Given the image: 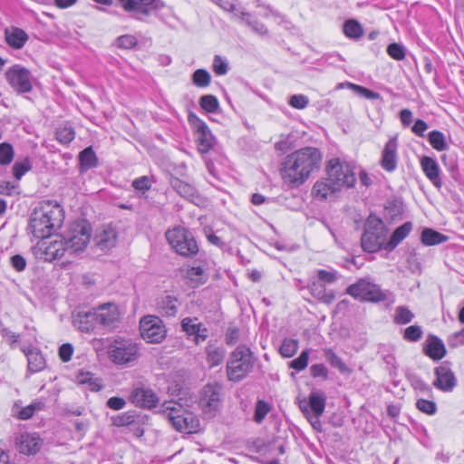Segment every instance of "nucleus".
Instances as JSON below:
<instances>
[{
    "mask_svg": "<svg viewBox=\"0 0 464 464\" xmlns=\"http://www.w3.org/2000/svg\"><path fill=\"white\" fill-rule=\"evenodd\" d=\"M322 153L314 147H304L289 154L281 169L283 180L293 187L304 184L311 174L319 169Z\"/></svg>",
    "mask_w": 464,
    "mask_h": 464,
    "instance_id": "nucleus-1",
    "label": "nucleus"
},
{
    "mask_svg": "<svg viewBox=\"0 0 464 464\" xmlns=\"http://www.w3.org/2000/svg\"><path fill=\"white\" fill-rule=\"evenodd\" d=\"M63 220L64 211L59 203L44 201L32 213L29 229L34 237L45 239L61 227Z\"/></svg>",
    "mask_w": 464,
    "mask_h": 464,
    "instance_id": "nucleus-2",
    "label": "nucleus"
},
{
    "mask_svg": "<svg viewBox=\"0 0 464 464\" xmlns=\"http://www.w3.org/2000/svg\"><path fill=\"white\" fill-rule=\"evenodd\" d=\"M108 356L118 366H131L140 357V345L131 338L118 336L109 344Z\"/></svg>",
    "mask_w": 464,
    "mask_h": 464,
    "instance_id": "nucleus-3",
    "label": "nucleus"
},
{
    "mask_svg": "<svg viewBox=\"0 0 464 464\" xmlns=\"http://www.w3.org/2000/svg\"><path fill=\"white\" fill-rule=\"evenodd\" d=\"M162 412L168 417L172 426L180 432L197 433L200 430L198 417L177 401L165 402L162 405Z\"/></svg>",
    "mask_w": 464,
    "mask_h": 464,
    "instance_id": "nucleus-4",
    "label": "nucleus"
},
{
    "mask_svg": "<svg viewBox=\"0 0 464 464\" xmlns=\"http://www.w3.org/2000/svg\"><path fill=\"white\" fill-rule=\"evenodd\" d=\"M254 365L253 353L246 345H239L230 354L227 364V373L229 381L239 382L252 370Z\"/></svg>",
    "mask_w": 464,
    "mask_h": 464,
    "instance_id": "nucleus-5",
    "label": "nucleus"
},
{
    "mask_svg": "<svg viewBox=\"0 0 464 464\" xmlns=\"http://www.w3.org/2000/svg\"><path fill=\"white\" fill-rule=\"evenodd\" d=\"M387 235L388 229L382 220L375 216H370L362 236V247L369 253H375L381 248L384 249Z\"/></svg>",
    "mask_w": 464,
    "mask_h": 464,
    "instance_id": "nucleus-6",
    "label": "nucleus"
},
{
    "mask_svg": "<svg viewBox=\"0 0 464 464\" xmlns=\"http://www.w3.org/2000/svg\"><path fill=\"white\" fill-rule=\"evenodd\" d=\"M165 237L171 248L180 256H190L198 252V246L193 235L183 227L169 229Z\"/></svg>",
    "mask_w": 464,
    "mask_h": 464,
    "instance_id": "nucleus-7",
    "label": "nucleus"
},
{
    "mask_svg": "<svg viewBox=\"0 0 464 464\" xmlns=\"http://www.w3.org/2000/svg\"><path fill=\"white\" fill-rule=\"evenodd\" d=\"M326 174L340 189L350 188L355 185L356 178L353 167L345 160L333 158L326 165Z\"/></svg>",
    "mask_w": 464,
    "mask_h": 464,
    "instance_id": "nucleus-8",
    "label": "nucleus"
},
{
    "mask_svg": "<svg viewBox=\"0 0 464 464\" xmlns=\"http://www.w3.org/2000/svg\"><path fill=\"white\" fill-rule=\"evenodd\" d=\"M66 241L69 254L82 252L87 247L92 237V227L82 220L72 225L69 231L63 236Z\"/></svg>",
    "mask_w": 464,
    "mask_h": 464,
    "instance_id": "nucleus-9",
    "label": "nucleus"
},
{
    "mask_svg": "<svg viewBox=\"0 0 464 464\" xmlns=\"http://www.w3.org/2000/svg\"><path fill=\"white\" fill-rule=\"evenodd\" d=\"M347 294L362 301L378 303L387 299L388 293L369 278H361L347 288Z\"/></svg>",
    "mask_w": 464,
    "mask_h": 464,
    "instance_id": "nucleus-10",
    "label": "nucleus"
},
{
    "mask_svg": "<svg viewBox=\"0 0 464 464\" xmlns=\"http://www.w3.org/2000/svg\"><path fill=\"white\" fill-rule=\"evenodd\" d=\"M69 250L63 236L46 237L37 244L36 256L44 261L52 262L63 257Z\"/></svg>",
    "mask_w": 464,
    "mask_h": 464,
    "instance_id": "nucleus-11",
    "label": "nucleus"
},
{
    "mask_svg": "<svg viewBox=\"0 0 464 464\" xmlns=\"http://www.w3.org/2000/svg\"><path fill=\"white\" fill-rule=\"evenodd\" d=\"M6 82L18 93H27L33 90L31 72L20 64H14L5 73Z\"/></svg>",
    "mask_w": 464,
    "mask_h": 464,
    "instance_id": "nucleus-12",
    "label": "nucleus"
},
{
    "mask_svg": "<svg viewBox=\"0 0 464 464\" xmlns=\"http://www.w3.org/2000/svg\"><path fill=\"white\" fill-rule=\"evenodd\" d=\"M140 332L142 339L149 343H161L167 334L163 322L155 315H147L140 320Z\"/></svg>",
    "mask_w": 464,
    "mask_h": 464,
    "instance_id": "nucleus-13",
    "label": "nucleus"
},
{
    "mask_svg": "<svg viewBox=\"0 0 464 464\" xmlns=\"http://www.w3.org/2000/svg\"><path fill=\"white\" fill-rule=\"evenodd\" d=\"M188 122L194 131L198 151L200 153L208 152L215 145V138L210 129L196 114L188 115Z\"/></svg>",
    "mask_w": 464,
    "mask_h": 464,
    "instance_id": "nucleus-14",
    "label": "nucleus"
},
{
    "mask_svg": "<svg viewBox=\"0 0 464 464\" xmlns=\"http://www.w3.org/2000/svg\"><path fill=\"white\" fill-rule=\"evenodd\" d=\"M325 396L321 392H312L309 395L307 407L301 406L302 411L305 414L307 420L314 429L319 430L321 427L320 417L324 411Z\"/></svg>",
    "mask_w": 464,
    "mask_h": 464,
    "instance_id": "nucleus-15",
    "label": "nucleus"
},
{
    "mask_svg": "<svg viewBox=\"0 0 464 464\" xmlns=\"http://www.w3.org/2000/svg\"><path fill=\"white\" fill-rule=\"evenodd\" d=\"M118 4L125 12L134 16H147L163 5L160 0H118Z\"/></svg>",
    "mask_w": 464,
    "mask_h": 464,
    "instance_id": "nucleus-16",
    "label": "nucleus"
},
{
    "mask_svg": "<svg viewBox=\"0 0 464 464\" xmlns=\"http://www.w3.org/2000/svg\"><path fill=\"white\" fill-rule=\"evenodd\" d=\"M221 403V387L217 384L206 385L201 392L199 405L205 412L217 411Z\"/></svg>",
    "mask_w": 464,
    "mask_h": 464,
    "instance_id": "nucleus-17",
    "label": "nucleus"
},
{
    "mask_svg": "<svg viewBox=\"0 0 464 464\" xmlns=\"http://www.w3.org/2000/svg\"><path fill=\"white\" fill-rule=\"evenodd\" d=\"M457 385V378L447 362H442L435 368V380L433 386L443 392H450Z\"/></svg>",
    "mask_w": 464,
    "mask_h": 464,
    "instance_id": "nucleus-18",
    "label": "nucleus"
},
{
    "mask_svg": "<svg viewBox=\"0 0 464 464\" xmlns=\"http://www.w3.org/2000/svg\"><path fill=\"white\" fill-rule=\"evenodd\" d=\"M94 310L98 325L108 329L117 327L120 322L121 314L116 304L108 303Z\"/></svg>",
    "mask_w": 464,
    "mask_h": 464,
    "instance_id": "nucleus-19",
    "label": "nucleus"
},
{
    "mask_svg": "<svg viewBox=\"0 0 464 464\" xmlns=\"http://www.w3.org/2000/svg\"><path fill=\"white\" fill-rule=\"evenodd\" d=\"M381 167L387 172H393L398 165V139L392 137L385 143L380 160Z\"/></svg>",
    "mask_w": 464,
    "mask_h": 464,
    "instance_id": "nucleus-20",
    "label": "nucleus"
},
{
    "mask_svg": "<svg viewBox=\"0 0 464 464\" xmlns=\"http://www.w3.org/2000/svg\"><path fill=\"white\" fill-rule=\"evenodd\" d=\"M130 401L136 406L151 409L159 403L158 395L150 388L137 387L130 395Z\"/></svg>",
    "mask_w": 464,
    "mask_h": 464,
    "instance_id": "nucleus-21",
    "label": "nucleus"
},
{
    "mask_svg": "<svg viewBox=\"0 0 464 464\" xmlns=\"http://www.w3.org/2000/svg\"><path fill=\"white\" fill-rule=\"evenodd\" d=\"M181 328L188 335L194 336V341L197 344L206 341L208 336V329L196 317L183 318Z\"/></svg>",
    "mask_w": 464,
    "mask_h": 464,
    "instance_id": "nucleus-22",
    "label": "nucleus"
},
{
    "mask_svg": "<svg viewBox=\"0 0 464 464\" xmlns=\"http://www.w3.org/2000/svg\"><path fill=\"white\" fill-rule=\"evenodd\" d=\"M17 450L25 455L37 453L42 446V440L35 433H24L16 439Z\"/></svg>",
    "mask_w": 464,
    "mask_h": 464,
    "instance_id": "nucleus-23",
    "label": "nucleus"
},
{
    "mask_svg": "<svg viewBox=\"0 0 464 464\" xmlns=\"http://www.w3.org/2000/svg\"><path fill=\"white\" fill-rule=\"evenodd\" d=\"M420 167L427 179L438 188H441L440 169L438 162L430 157L420 159Z\"/></svg>",
    "mask_w": 464,
    "mask_h": 464,
    "instance_id": "nucleus-24",
    "label": "nucleus"
},
{
    "mask_svg": "<svg viewBox=\"0 0 464 464\" xmlns=\"http://www.w3.org/2000/svg\"><path fill=\"white\" fill-rule=\"evenodd\" d=\"M336 185L334 184L327 177L317 180L312 188V195L319 200H325L334 197L337 192L341 191Z\"/></svg>",
    "mask_w": 464,
    "mask_h": 464,
    "instance_id": "nucleus-25",
    "label": "nucleus"
},
{
    "mask_svg": "<svg viewBox=\"0 0 464 464\" xmlns=\"http://www.w3.org/2000/svg\"><path fill=\"white\" fill-rule=\"evenodd\" d=\"M181 272L188 284L193 288L204 285L208 280V274L200 266H186L182 267Z\"/></svg>",
    "mask_w": 464,
    "mask_h": 464,
    "instance_id": "nucleus-26",
    "label": "nucleus"
},
{
    "mask_svg": "<svg viewBox=\"0 0 464 464\" xmlns=\"http://www.w3.org/2000/svg\"><path fill=\"white\" fill-rule=\"evenodd\" d=\"M170 185L172 188L184 198L191 201L196 205L199 204L200 198L197 193V190L189 183H187L178 178L172 177L170 179Z\"/></svg>",
    "mask_w": 464,
    "mask_h": 464,
    "instance_id": "nucleus-27",
    "label": "nucleus"
},
{
    "mask_svg": "<svg viewBox=\"0 0 464 464\" xmlns=\"http://www.w3.org/2000/svg\"><path fill=\"white\" fill-rule=\"evenodd\" d=\"M73 324L83 333L93 331L98 326L95 310L79 312L73 319Z\"/></svg>",
    "mask_w": 464,
    "mask_h": 464,
    "instance_id": "nucleus-28",
    "label": "nucleus"
},
{
    "mask_svg": "<svg viewBox=\"0 0 464 464\" xmlns=\"http://www.w3.org/2000/svg\"><path fill=\"white\" fill-rule=\"evenodd\" d=\"M179 304V299L170 295H163L156 302L160 313L169 317H173L177 314Z\"/></svg>",
    "mask_w": 464,
    "mask_h": 464,
    "instance_id": "nucleus-29",
    "label": "nucleus"
},
{
    "mask_svg": "<svg viewBox=\"0 0 464 464\" xmlns=\"http://www.w3.org/2000/svg\"><path fill=\"white\" fill-rule=\"evenodd\" d=\"M5 38L10 47L18 50L26 44L28 34L21 28L11 27L5 30Z\"/></svg>",
    "mask_w": 464,
    "mask_h": 464,
    "instance_id": "nucleus-30",
    "label": "nucleus"
},
{
    "mask_svg": "<svg viewBox=\"0 0 464 464\" xmlns=\"http://www.w3.org/2000/svg\"><path fill=\"white\" fill-rule=\"evenodd\" d=\"M116 240L117 233L111 227L103 228L94 237L95 245L102 251L112 248L116 244Z\"/></svg>",
    "mask_w": 464,
    "mask_h": 464,
    "instance_id": "nucleus-31",
    "label": "nucleus"
},
{
    "mask_svg": "<svg viewBox=\"0 0 464 464\" xmlns=\"http://www.w3.org/2000/svg\"><path fill=\"white\" fill-rule=\"evenodd\" d=\"M411 230V222H405L397 227L391 236L390 239L387 240V243L384 246V249L387 251L393 250L404 238L408 237Z\"/></svg>",
    "mask_w": 464,
    "mask_h": 464,
    "instance_id": "nucleus-32",
    "label": "nucleus"
},
{
    "mask_svg": "<svg viewBox=\"0 0 464 464\" xmlns=\"http://www.w3.org/2000/svg\"><path fill=\"white\" fill-rule=\"evenodd\" d=\"M425 353L433 360H440L446 354L443 342L436 336L430 337L425 348Z\"/></svg>",
    "mask_w": 464,
    "mask_h": 464,
    "instance_id": "nucleus-33",
    "label": "nucleus"
},
{
    "mask_svg": "<svg viewBox=\"0 0 464 464\" xmlns=\"http://www.w3.org/2000/svg\"><path fill=\"white\" fill-rule=\"evenodd\" d=\"M24 353L27 357L29 371L32 372H37L44 368L45 360L39 351L35 349H30L28 351L24 350Z\"/></svg>",
    "mask_w": 464,
    "mask_h": 464,
    "instance_id": "nucleus-34",
    "label": "nucleus"
},
{
    "mask_svg": "<svg viewBox=\"0 0 464 464\" xmlns=\"http://www.w3.org/2000/svg\"><path fill=\"white\" fill-rule=\"evenodd\" d=\"M310 291L313 296L324 304H331L335 299L334 292L333 290H327L325 286L320 283H313L310 286Z\"/></svg>",
    "mask_w": 464,
    "mask_h": 464,
    "instance_id": "nucleus-35",
    "label": "nucleus"
},
{
    "mask_svg": "<svg viewBox=\"0 0 464 464\" xmlns=\"http://www.w3.org/2000/svg\"><path fill=\"white\" fill-rule=\"evenodd\" d=\"M420 239L425 246H435L448 241L449 237L431 228H424Z\"/></svg>",
    "mask_w": 464,
    "mask_h": 464,
    "instance_id": "nucleus-36",
    "label": "nucleus"
},
{
    "mask_svg": "<svg viewBox=\"0 0 464 464\" xmlns=\"http://www.w3.org/2000/svg\"><path fill=\"white\" fill-rule=\"evenodd\" d=\"M207 361L211 367L219 365L225 357V351L222 347L208 345L206 349Z\"/></svg>",
    "mask_w": 464,
    "mask_h": 464,
    "instance_id": "nucleus-37",
    "label": "nucleus"
},
{
    "mask_svg": "<svg viewBox=\"0 0 464 464\" xmlns=\"http://www.w3.org/2000/svg\"><path fill=\"white\" fill-rule=\"evenodd\" d=\"M139 415L135 411H126L111 418L112 424L116 427L132 426L136 424Z\"/></svg>",
    "mask_w": 464,
    "mask_h": 464,
    "instance_id": "nucleus-38",
    "label": "nucleus"
},
{
    "mask_svg": "<svg viewBox=\"0 0 464 464\" xmlns=\"http://www.w3.org/2000/svg\"><path fill=\"white\" fill-rule=\"evenodd\" d=\"M82 168L89 169L97 166V157L92 147L84 149L79 155Z\"/></svg>",
    "mask_w": 464,
    "mask_h": 464,
    "instance_id": "nucleus-39",
    "label": "nucleus"
},
{
    "mask_svg": "<svg viewBox=\"0 0 464 464\" xmlns=\"http://www.w3.org/2000/svg\"><path fill=\"white\" fill-rule=\"evenodd\" d=\"M324 356L325 360L334 368L338 369L341 372L347 371V366L342 361V359L334 353L332 348L323 349Z\"/></svg>",
    "mask_w": 464,
    "mask_h": 464,
    "instance_id": "nucleus-40",
    "label": "nucleus"
},
{
    "mask_svg": "<svg viewBox=\"0 0 464 464\" xmlns=\"http://www.w3.org/2000/svg\"><path fill=\"white\" fill-rule=\"evenodd\" d=\"M271 410L272 406L270 403L264 400H257L255 405L254 420L258 424L261 423Z\"/></svg>",
    "mask_w": 464,
    "mask_h": 464,
    "instance_id": "nucleus-41",
    "label": "nucleus"
},
{
    "mask_svg": "<svg viewBox=\"0 0 464 464\" xmlns=\"http://www.w3.org/2000/svg\"><path fill=\"white\" fill-rule=\"evenodd\" d=\"M413 317V313L407 306L400 305L395 308L393 320L397 324H409Z\"/></svg>",
    "mask_w": 464,
    "mask_h": 464,
    "instance_id": "nucleus-42",
    "label": "nucleus"
},
{
    "mask_svg": "<svg viewBox=\"0 0 464 464\" xmlns=\"http://www.w3.org/2000/svg\"><path fill=\"white\" fill-rule=\"evenodd\" d=\"M192 82L198 88H206L211 82V75L205 69H198L192 74Z\"/></svg>",
    "mask_w": 464,
    "mask_h": 464,
    "instance_id": "nucleus-43",
    "label": "nucleus"
},
{
    "mask_svg": "<svg viewBox=\"0 0 464 464\" xmlns=\"http://www.w3.org/2000/svg\"><path fill=\"white\" fill-rule=\"evenodd\" d=\"M429 142L431 147L438 151H443L448 149L445 136L439 130H432L429 133Z\"/></svg>",
    "mask_w": 464,
    "mask_h": 464,
    "instance_id": "nucleus-44",
    "label": "nucleus"
},
{
    "mask_svg": "<svg viewBox=\"0 0 464 464\" xmlns=\"http://www.w3.org/2000/svg\"><path fill=\"white\" fill-rule=\"evenodd\" d=\"M343 33L349 38L358 39L362 34V25L355 20H348L343 24Z\"/></svg>",
    "mask_w": 464,
    "mask_h": 464,
    "instance_id": "nucleus-45",
    "label": "nucleus"
},
{
    "mask_svg": "<svg viewBox=\"0 0 464 464\" xmlns=\"http://www.w3.org/2000/svg\"><path fill=\"white\" fill-rule=\"evenodd\" d=\"M298 350V341L295 339L285 338L280 348L279 353L285 358H290L294 356Z\"/></svg>",
    "mask_w": 464,
    "mask_h": 464,
    "instance_id": "nucleus-46",
    "label": "nucleus"
},
{
    "mask_svg": "<svg viewBox=\"0 0 464 464\" xmlns=\"http://www.w3.org/2000/svg\"><path fill=\"white\" fill-rule=\"evenodd\" d=\"M201 108L209 113L217 112L219 109L218 98L211 94L203 95L199 100Z\"/></svg>",
    "mask_w": 464,
    "mask_h": 464,
    "instance_id": "nucleus-47",
    "label": "nucleus"
},
{
    "mask_svg": "<svg viewBox=\"0 0 464 464\" xmlns=\"http://www.w3.org/2000/svg\"><path fill=\"white\" fill-rule=\"evenodd\" d=\"M32 168L31 160L28 158L16 161L13 166V173L16 179H20Z\"/></svg>",
    "mask_w": 464,
    "mask_h": 464,
    "instance_id": "nucleus-48",
    "label": "nucleus"
},
{
    "mask_svg": "<svg viewBox=\"0 0 464 464\" xmlns=\"http://www.w3.org/2000/svg\"><path fill=\"white\" fill-rule=\"evenodd\" d=\"M347 88L368 100H377L381 97L378 92H372L363 86L357 85L355 83H347Z\"/></svg>",
    "mask_w": 464,
    "mask_h": 464,
    "instance_id": "nucleus-49",
    "label": "nucleus"
},
{
    "mask_svg": "<svg viewBox=\"0 0 464 464\" xmlns=\"http://www.w3.org/2000/svg\"><path fill=\"white\" fill-rule=\"evenodd\" d=\"M308 361H309V352H308V350H304L297 358L292 360L289 362V367L293 368L298 372H301L307 367Z\"/></svg>",
    "mask_w": 464,
    "mask_h": 464,
    "instance_id": "nucleus-50",
    "label": "nucleus"
},
{
    "mask_svg": "<svg viewBox=\"0 0 464 464\" xmlns=\"http://www.w3.org/2000/svg\"><path fill=\"white\" fill-rule=\"evenodd\" d=\"M14 150L11 144L3 142L0 144V164L8 165L14 159Z\"/></svg>",
    "mask_w": 464,
    "mask_h": 464,
    "instance_id": "nucleus-51",
    "label": "nucleus"
},
{
    "mask_svg": "<svg viewBox=\"0 0 464 464\" xmlns=\"http://www.w3.org/2000/svg\"><path fill=\"white\" fill-rule=\"evenodd\" d=\"M229 8L231 9V14L233 17L238 20L240 23H245L246 24H250L251 14L245 11V9L237 5H229Z\"/></svg>",
    "mask_w": 464,
    "mask_h": 464,
    "instance_id": "nucleus-52",
    "label": "nucleus"
},
{
    "mask_svg": "<svg viewBox=\"0 0 464 464\" xmlns=\"http://www.w3.org/2000/svg\"><path fill=\"white\" fill-rule=\"evenodd\" d=\"M44 408V403L42 402H34L26 407L22 408L18 413L17 417L21 420H28L30 419L36 411H41Z\"/></svg>",
    "mask_w": 464,
    "mask_h": 464,
    "instance_id": "nucleus-53",
    "label": "nucleus"
},
{
    "mask_svg": "<svg viewBox=\"0 0 464 464\" xmlns=\"http://www.w3.org/2000/svg\"><path fill=\"white\" fill-rule=\"evenodd\" d=\"M387 53L390 55V57L396 61L403 60L406 55L404 47L397 43H393L388 45Z\"/></svg>",
    "mask_w": 464,
    "mask_h": 464,
    "instance_id": "nucleus-54",
    "label": "nucleus"
},
{
    "mask_svg": "<svg viewBox=\"0 0 464 464\" xmlns=\"http://www.w3.org/2000/svg\"><path fill=\"white\" fill-rule=\"evenodd\" d=\"M56 139L60 143L68 144L74 139V131L71 127L60 128L56 131Z\"/></svg>",
    "mask_w": 464,
    "mask_h": 464,
    "instance_id": "nucleus-55",
    "label": "nucleus"
},
{
    "mask_svg": "<svg viewBox=\"0 0 464 464\" xmlns=\"http://www.w3.org/2000/svg\"><path fill=\"white\" fill-rule=\"evenodd\" d=\"M416 407L418 408L419 411L429 415L435 414L437 411V406L434 401L424 399H419L416 401Z\"/></svg>",
    "mask_w": 464,
    "mask_h": 464,
    "instance_id": "nucleus-56",
    "label": "nucleus"
},
{
    "mask_svg": "<svg viewBox=\"0 0 464 464\" xmlns=\"http://www.w3.org/2000/svg\"><path fill=\"white\" fill-rule=\"evenodd\" d=\"M138 44L137 38L132 34L121 35L116 39V44L120 48L130 49Z\"/></svg>",
    "mask_w": 464,
    "mask_h": 464,
    "instance_id": "nucleus-57",
    "label": "nucleus"
},
{
    "mask_svg": "<svg viewBox=\"0 0 464 464\" xmlns=\"http://www.w3.org/2000/svg\"><path fill=\"white\" fill-rule=\"evenodd\" d=\"M422 336V330L418 325H411L404 331V339L411 342H417Z\"/></svg>",
    "mask_w": 464,
    "mask_h": 464,
    "instance_id": "nucleus-58",
    "label": "nucleus"
},
{
    "mask_svg": "<svg viewBox=\"0 0 464 464\" xmlns=\"http://www.w3.org/2000/svg\"><path fill=\"white\" fill-rule=\"evenodd\" d=\"M212 67L217 75H224L227 72V63L218 55L214 57Z\"/></svg>",
    "mask_w": 464,
    "mask_h": 464,
    "instance_id": "nucleus-59",
    "label": "nucleus"
},
{
    "mask_svg": "<svg viewBox=\"0 0 464 464\" xmlns=\"http://www.w3.org/2000/svg\"><path fill=\"white\" fill-rule=\"evenodd\" d=\"M309 100L303 94L293 95L289 100V104L295 109L302 110L308 105Z\"/></svg>",
    "mask_w": 464,
    "mask_h": 464,
    "instance_id": "nucleus-60",
    "label": "nucleus"
},
{
    "mask_svg": "<svg viewBox=\"0 0 464 464\" xmlns=\"http://www.w3.org/2000/svg\"><path fill=\"white\" fill-rule=\"evenodd\" d=\"M310 373L314 378L322 377L327 379L328 369L323 363H315L310 367Z\"/></svg>",
    "mask_w": 464,
    "mask_h": 464,
    "instance_id": "nucleus-61",
    "label": "nucleus"
},
{
    "mask_svg": "<svg viewBox=\"0 0 464 464\" xmlns=\"http://www.w3.org/2000/svg\"><path fill=\"white\" fill-rule=\"evenodd\" d=\"M317 276L320 281L331 284L337 279V273L334 270H318Z\"/></svg>",
    "mask_w": 464,
    "mask_h": 464,
    "instance_id": "nucleus-62",
    "label": "nucleus"
},
{
    "mask_svg": "<svg viewBox=\"0 0 464 464\" xmlns=\"http://www.w3.org/2000/svg\"><path fill=\"white\" fill-rule=\"evenodd\" d=\"M441 160L443 161L447 170L450 173V176L453 179L457 180L459 176V167L455 160H450V162H447V157L446 155H442Z\"/></svg>",
    "mask_w": 464,
    "mask_h": 464,
    "instance_id": "nucleus-63",
    "label": "nucleus"
},
{
    "mask_svg": "<svg viewBox=\"0 0 464 464\" xmlns=\"http://www.w3.org/2000/svg\"><path fill=\"white\" fill-rule=\"evenodd\" d=\"M448 343L451 347L464 345V328L459 332L452 334L448 339Z\"/></svg>",
    "mask_w": 464,
    "mask_h": 464,
    "instance_id": "nucleus-64",
    "label": "nucleus"
}]
</instances>
